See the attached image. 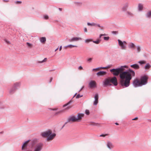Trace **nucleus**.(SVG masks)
Returning a JSON list of instances; mask_svg holds the SVG:
<instances>
[{
	"instance_id": "1",
	"label": "nucleus",
	"mask_w": 151,
	"mask_h": 151,
	"mask_svg": "<svg viewBox=\"0 0 151 151\" xmlns=\"http://www.w3.org/2000/svg\"><path fill=\"white\" fill-rule=\"evenodd\" d=\"M125 68H127L128 66H121L120 68L110 69V71L114 76H118L119 74V84L122 87H127L129 86L130 81L132 77L135 76V73L130 68L125 70Z\"/></svg>"
},
{
	"instance_id": "2",
	"label": "nucleus",
	"mask_w": 151,
	"mask_h": 151,
	"mask_svg": "<svg viewBox=\"0 0 151 151\" xmlns=\"http://www.w3.org/2000/svg\"><path fill=\"white\" fill-rule=\"evenodd\" d=\"M103 83L104 87L111 86L112 84L111 83L116 86L118 85L117 80L116 77L115 76L112 77H108L105 79Z\"/></svg>"
},
{
	"instance_id": "3",
	"label": "nucleus",
	"mask_w": 151,
	"mask_h": 151,
	"mask_svg": "<svg viewBox=\"0 0 151 151\" xmlns=\"http://www.w3.org/2000/svg\"><path fill=\"white\" fill-rule=\"evenodd\" d=\"M42 136L43 137H47L46 140L49 141L52 140L56 136L55 133H52V131L50 130L44 132L41 134Z\"/></svg>"
},
{
	"instance_id": "4",
	"label": "nucleus",
	"mask_w": 151,
	"mask_h": 151,
	"mask_svg": "<svg viewBox=\"0 0 151 151\" xmlns=\"http://www.w3.org/2000/svg\"><path fill=\"white\" fill-rule=\"evenodd\" d=\"M20 85V83L17 82L14 84V86L10 89L9 93L10 94H12L19 87Z\"/></svg>"
},
{
	"instance_id": "5",
	"label": "nucleus",
	"mask_w": 151,
	"mask_h": 151,
	"mask_svg": "<svg viewBox=\"0 0 151 151\" xmlns=\"http://www.w3.org/2000/svg\"><path fill=\"white\" fill-rule=\"evenodd\" d=\"M148 79V77L145 75L141 77L140 81L141 82L142 86L145 85L147 83Z\"/></svg>"
},
{
	"instance_id": "6",
	"label": "nucleus",
	"mask_w": 151,
	"mask_h": 151,
	"mask_svg": "<svg viewBox=\"0 0 151 151\" xmlns=\"http://www.w3.org/2000/svg\"><path fill=\"white\" fill-rule=\"evenodd\" d=\"M118 44L119 46L121 47L122 49H125L126 48L127 42L125 41H122L120 40H118Z\"/></svg>"
},
{
	"instance_id": "7",
	"label": "nucleus",
	"mask_w": 151,
	"mask_h": 151,
	"mask_svg": "<svg viewBox=\"0 0 151 151\" xmlns=\"http://www.w3.org/2000/svg\"><path fill=\"white\" fill-rule=\"evenodd\" d=\"M133 85L135 88L142 86L141 82L138 79H136L133 81Z\"/></svg>"
},
{
	"instance_id": "8",
	"label": "nucleus",
	"mask_w": 151,
	"mask_h": 151,
	"mask_svg": "<svg viewBox=\"0 0 151 151\" xmlns=\"http://www.w3.org/2000/svg\"><path fill=\"white\" fill-rule=\"evenodd\" d=\"M77 122L76 119V116L72 115L69 116L68 119V122Z\"/></svg>"
},
{
	"instance_id": "9",
	"label": "nucleus",
	"mask_w": 151,
	"mask_h": 151,
	"mask_svg": "<svg viewBox=\"0 0 151 151\" xmlns=\"http://www.w3.org/2000/svg\"><path fill=\"white\" fill-rule=\"evenodd\" d=\"M89 87L90 88H94L96 87V81L91 80L89 83Z\"/></svg>"
},
{
	"instance_id": "10",
	"label": "nucleus",
	"mask_w": 151,
	"mask_h": 151,
	"mask_svg": "<svg viewBox=\"0 0 151 151\" xmlns=\"http://www.w3.org/2000/svg\"><path fill=\"white\" fill-rule=\"evenodd\" d=\"M94 101L93 102V104L94 105H96L98 103L99 94L97 93H96L94 96Z\"/></svg>"
},
{
	"instance_id": "11",
	"label": "nucleus",
	"mask_w": 151,
	"mask_h": 151,
	"mask_svg": "<svg viewBox=\"0 0 151 151\" xmlns=\"http://www.w3.org/2000/svg\"><path fill=\"white\" fill-rule=\"evenodd\" d=\"M84 114L83 113L78 114L77 117H76V119L77 122H80L84 116Z\"/></svg>"
},
{
	"instance_id": "12",
	"label": "nucleus",
	"mask_w": 151,
	"mask_h": 151,
	"mask_svg": "<svg viewBox=\"0 0 151 151\" xmlns=\"http://www.w3.org/2000/svg\"><path fill=\"white\" fill-rule=\"evenodd\" d=\"M82 39V38L81 37H73L72 38L69 39L68 40L69 42H72L81 40Z\"/></svg>"
},
{
	"instance_id": "13",
	"label": "nucleus",
	"mask_w": 151,
	"mask_h": 151,
	"mask_svg": "<svg viewBox=\"0 0 151 151\" xmlns=\"http://www.w3.org/2000/svg\"><path fill=\"white\" fill-rule=\"evenodd\" d=\"M87 24L88 26H98L99 27H103L102 26H101L99 24H96L94 22H92V23L88 22Z\"/></svg>"
},
{
	"instance_id": "14",
	"label": "nucleus",
	"mask_w": 151,
	"mask_h": 151,
	"mask_svg": "<svg viewBox=\"0 0 151 151\" xmlns=\"http://www.w3.org/2000/svg\"><path fill=\"white\" fill-rule=\"evenodd\" d=\"M106 73V71H101L98 72L96 73L97 75L98 76H103L105 75Z\"/></svg>"
},
{
	"instance_id": "15",
	"label": "nucleus",
	"mask_w": 151,
	"mask_h": 151,
	"mask_svg": "<svg viewBox=\"0 0 151 151\" xmlns=\"http://www.w3.org/2000/svg\"><path fill=\"white\" fill-rule=\"evenodd\" d=\"M129 4L128 2L126 3L122 7V10L123 11H125L127 10V8L128 7Z\"/></svg>"
},
{
	"instance_id": "16",
	"label": "nucleus",
	"mask_w": 151,
	"mask_h": 151,
	"mask_svg": "<svg viewBox=\"0 0 151 151\" xmlns=\"http://www.w3.org/2000/svg\"><path fill=\"white\" fill-rule=\"evenodd\" d=\"M130 67L135 69H138L139 68V65L137 64H134L132 65H131Z\"/></svg>"
},
{
	"instance_id": "17",
	"label": "nucleus",
	"mask_w": 151,
	"mask_h": 151,
	"mask_svg": "<svg viewBox=\"0 0 151 151\" xmlns=\"http://www.w3.org/2000/svg\"><path fill=\"white\" fill-rule=\"evenodd\" d=\"M77 94V93H76L73 96L72 99L70 100L67 103L64 105L63 106V107H64L69 105V104H70L73 101H72V99L76 96V95Z\"/></svg>"
},
{
	"instance_id": "18",
	"label": "nucleus",
	"mask_w": 151,
	"mask_h": 151,
	"mask_svg": "<svg viewBox=\"0 0 151 151\" xmlns=\"http://www.w3.org/2000/svg\"><path fill=\"white\" fill-rule=\"evenodd\" d=\"M135 46V45L132 42L129 43L128 45V47L130 49H134Z\"/></svg>"
},
{
	"instance_id": "19",
	"label": "nucleus",
	"mask_w": 151,
	"mask_h": 151,
	"mask_svg": "<svg viewBox=\"0 0 151 151\" xmlns=\"http://www.w3.org/2000/svg\"><path fill=\"white\" fill-rule=\"evenodd\" d=\"M107 146V147L110 149H111V148H113V145L110 142H108Z\"/></svg>"
},
{
	"instance_id": "20",
	"label": "nucleus",
	"mask_w": 151,
	"mask_h": 151,
	"mask_svg": "<svg viewBox=\"0 0 151 151\" xmlns=\"http://www.w3.org/2000/svg\"><path fill=\"white\" fill-rule=\"evenodd\" d=\"M127 16L129 17H132L133 16V14L129 11H127L126 12Z\"/></svg>"
},
{
	"instance_id": "21",
	"label": "nucleus",
	"mask_w": 151,
	"mask_h": 151,
	"mask_svg": "<svg viewBox=\"0 0 151 151\" xmlns=\"http://www.w3.org/2000/svg\"><path fill=\"white\" fill-rule=\"evenodd\" d=\"M40 40L42 43H44L46 41V38L45 37H42L40 38Z\"/></svg>"
},
{
	"instance_id": "22",
	"label": "nucleus",
	"mask_w": 151,
	"mask_h": 151,
	"mask_svg": "<svg viewBox=\"0 0 151 151\" xmlns=\"http://www.w3.org/2000/svg\"><path fill=\"white\" fill-rule=\"evenodd\" d=\"M151 67V65L149 63H147L145 66L144 68L146 69H148Z\"/></svg>"
},
{
	"instance_id": "23",
	"label": "nucleus",
	"mask_w": 151,
	"mask_h": 151,
	"mask_svg": "<svg viewBox=\"0 0 151 151\" xmlns=\"http://www.w3.org/2000/svg\"><path fill=\"white\" fill-rule=\"evenodd\" d=\"M147 18L150 19L151 18V12H148L146 14Z\"/></svg>"
},
{
	"instance_id": "24",
	"label": "nucleus",
	"mask_w": 151,
	"mask_h": 151,
	"mask_svg": "<svg viewBox=\"0 0 151 151\" xmlns=\"http://www.w3.org/2000/svg\"><path fill=\"white\" fill-rule=\"evenodd\" d=\"M77 47V46L70 44L65 46V47H69L70 48H72L73 47Z\"/></svg>"
},
{
	"instance_id": "25",
	"label": "nucleus",
	"mask_w": 151,
	"mask_h": 151,
	"mask_svg": "<svg viewBox=\"0 0 151 151\" xmlns=\"http://www.w3.org/2000/svg\"><path fill=\"white\" fill-rule=\"evenodd\" d=\"M143 6L141 4H138V10L139 11H142L143 9Z\"/></svg>"
},
{
	"instance_id": "26",
	"label": "nucleus",
	"mask_w": 151,
	"mask_h": 151,
	"mask_svg": "<svg viewBox=\"0 0 151 151\" xmlns=\"http://www.w3.org/2000/svg\"><path fill=\"white\" fill-rule=\"evenodd\" d=\"M138 63L141 65L145 64L146 63V62L144 60H140L138 61Z\"/></svg>"
},
{
	"instance_id": "27",
	"label": "nucleus",
	"mask_w": 151,
	"mask_h": 151,
	"mask_svg": "<svg viewBox=\"0 0 151 151\" xmlns=\"http://www.w3.org/2000/svg\"><path fill=\"white\" fill-rule=\"evenodd\" d=\"M137 52L138 53L141 50L140 47L139 45L137 46Z\"/></svg>"
},
{
	"instance_id": "28",
	"label": "nucleus",
	"mask_w": 151,
	"mask_h": 151,
	"mask_svg": "<svg viewBox=\"0 0 151 151\" xmlns=\"http://www.w3.org/2000/svg\"><path fill=\"white\" fill-rule=\"evenodd\" d=\"M90 125L91 126H98L99 124L98 123H95L93 122H91Z\"/></svg>"
},
{
	"instance_id": "29",
	"label": "nucleus",
	"mask_w": 151,
	"mask_h": 151,
	"mask_svg": "<svg viewBox=\"0 0 151 151\" xmlns=\"http://www.w3.org/2000/svg\"><path fill=\"white\" fill-rule=\"evenodd\" d=\"M91 41H92V40L91 39H88L85 40V42L86 43H88Z\"/></svg>"
},
{
	"instance_id": "30",
	"label": "nucleus",
	"mask_w": 151,
	"mask_h": 151,
	"mask_svg": "<svg viewBox=\"0 0 151 151\" xmlns=\"http://www.w3.org/2000/svg\"><path fill=\"white\" fill-rule=\"evenodd\" d=\"M100 41L101 40H97L96 41L92 40V42L96 44H99L100 43Z\"/></svg>"
},
{
	"instance_id": "31",
	"label": "nucleus",
	"mask_w": 151,
	"mask_h": 151,
	"mask_svg": "<svg viewBox=\"0 0 151 151\" xmlns=\"http://www.w3.org/2000/svg\"><path fill=\"white\" fill-rule=\"evenodd\" d=\"M83 96V95H80L79 94H78L76 95V99H78V98L81 97Z\"/></svg>"
},
{
	"instance_id": "32",
	"label": "nucleus",
	"mask_w": 151,
	"mask_h": 151,
	"mask_svg": "<svg viewBox=\"0 0 151 151\" xmlns=\"http://www.w3.org/2000/svg\"><path fill=\"white\" fill-rule=\"evenodd\" d=\"M26 44L28 46L31 47L32 46V44L29 43V42H27Z\"/></svg>"
},
{
	"instance_id": "33",
	"label": "nucleus",
	"mask_w": 151,
	"mask_h": 151,
	"mask_svg": "<svg viewBox=\"0 0 151 151\" xmlns=\"http://www.w3.org/2000/svg\"><path fill=\"white\" fill-rule=\"evenodd\" d=\"M44 19H49V17L47 15H45L44 16Z\"/></svg>"
},
{
	"instance_id": "34",
	"label": "nucleus",
	"mask_w": 151,
	"mask_h": 151,
	"mask_svg": "<svg viewBox=\"0 0 151 151\" xmlns=\"http://www.w3.org/2000/svg\"><path fill=\"white\" fill-rule=\"evenodd\" d=\"M47 60V58H45L44 59H43L41 61L39 62V63H42L43 62H45L46 60Z\"/></svg>"
},
{
	"instance_id": "35",
	"label": "nucleus",
	"mask_w": 151,
	"mask_h": 151,
	"mask_svg": "<svg viewBox=\"0 0 151 151\" xmlns=\"http://www.w3.org/2000/svg\"><path fill=\"white\" fill-rule=\"evenodd\" d=\"M109 37H104V40H108L109 39Z\"/></svg>"
},
{
	"instance_id": "36",
	"label": "nucleus",
	"mask_w": 151,
	"mask_h": 151,
	"mask_svg": "<svg viewBox=\"0 0 151 151\" xmlns=\"http://www.w3.org/2000/svg\"><path fill=\"white\" fill-rule=\"evenodd\" d=\"M89 113H90V112H89V110H86V111H85V114L87 115H88L89 114Z\"/></svg>"
},
{
	"instance_id": "37",
	"label": "nucleus",
	"mask_w": 151,
	"mask_h": 151,
	"mask_svg": "<svg viewBox=\"0 0 151 151\" xmlns=\"http://www.w3.org/2000/svg\"><path fill=\"white\" fill-rule=\"evenodd\" d=\"M75 4L77 5H81L82 4V3L81 2H75Z\"/></svg>"
},
{
	"instance_id": "38",
	"label": "nucleus",
	"mask_w": 151,
	"mask_h": 151,
	"mask_svg": "<svg viewBox=\"0 0 151 151\" xmlns=\"http://www.w3.org/2000/svg\"><path fill=\"white\" fill-rule=\"evenodd\" d=\"M4 41L7 44L10 43V41H8L6 39H4Z\"/></svg>"
},
{
	"instance_id": "39",
	"label": "nucleus",
	"mask_w": 151,
	"mask_h": 151,
	"mask_svg": "<svg viewBox=\"0 0 151 151\" xmlns=\"http://www.w3.org/2000/svg\"><path fill=\"white\" fill-rule=\"evenodd\" d=\"M72 107L71 106H68L66 108H65V110H68L69 109H70V108Z\"/></svg>"
},
{
	"instance_id": "40",
	"label": "nucleus",
	"mask_w": 151,
	"mask_h": 151,
	"mask_svg": "<svg viewBox=\"0 0 151 151\" xmlns=\"http://www.w3.org/2000/svg\"><path fill=\"white\" fill-rule=\"evenodd\" d=\"M112 33L114 34H116L118 33V32L117 31H113L111 32Z\"/></svg>"
},
{
	"instance_id": "41",
	"label": "nucleus",
	"mask_w": 151,
	"mask_h": 151,
	"mask_svg": "<svg viewBox=\"0 0 151 151\" xmlns=\"http://www.w3.org/2000/svg\"><path fill=\"white\" fill-rule=\"evenodd\" d=\"M15 3L17 4H21L22 3V1H17L15 2Z\"/></svg>"
},
{
	"instance_id": "42",
	"label": "nucleus",
	"mask_w": 151,
	"mask_h": 151,
	"mask_svg": "<svg viewBox=\"0 0 151 151\" xmlns=\"http://www.w3.org/2000/svg\"><path fill=\"white\" fill-rule=\"evenodd\" d=\"M110 65H108V66H107L106 67H100V68H102L104 69V68H110Z\"/></svg>"
},
{
	"instance_id": "43",
	"label": "nucleus",
	"mask_w": 151,
	"mask_h": 151,
	"mask_svg": "<svg viewBox=\"0 0 151 151\" xmlns=\"http://www.w3.org/2000/svg\"><path fill=\"white\" fill-rule=\"evenodd\" d=\"M78 69L79 70H82L83 69V68L81 66H80L78 67Z\"/></svg>"
},
{
	"instance_id": "44",
	"label": "nucleus",
	"mask_w": 151,
	"mask_h": 151,
	"mask_svg": "<svg viewBox=\"0 0 151 151\" xmlns=\"http://www.w3.org/2000/svg\"><path fill=\"white\" fill-rule=\"evenodd\" d=\"M106 135H107V134H101V135H100V137H104L106 136Z\"/></svg>"
},
{
	"instance_id": "45",
	"label": "nucleus",
	"mask_w": 151,
	"mask_h": 151,
	"mask_svg": "<svg viewBox=\"0 0 151 151\" xmlns=\"http://www.w3.org/2000/svg\"><path fill=\"white\" fill-rule=\"evenodd\" d=\"M99 68H101L100 67H99V68H93V69L92 70L93 71H95V70H96L97 69H99Z\"/></svg>"
},
{
	"instance_id": "46",
	"label": "nucleus",
	"mask_w": 151,
	"mask_h": 151,
	"mask_svg": "<svg viewBox=\"0 0 151 151\" xmlns=\"http://www.w3.org/2000/svg\"><path fill=\"white\" fill-rule=\"evenodd\" d=\"M84 31L85 32H87V29L86 27H85L84 28Z\"/></svg>"
},
{
	"instance_id": "47",
	"label": "nucleus",
	"mask_w": 151,
	"mask_h": 151,
	"mask_svg": "<svg viewBox=\"0 0 151 151\" xmlns=\"http://www.w3.org/2000/svg\"><path fill=\"white\" fill-rule=\"evenodd\" d=\"M92 60V58H89L88 59L87 61H88L90 62Z\"/></svg>"
},
{
	"instance_id": "48",
	"label": "nucleus",
	"mask_w": 151,
	"mask_h": 151,
	"mask_svg": "<svg viewBox=\"0 0 151 151\" xmlns=\"http://www.w3.org/2000/svg\"><path fill=\"white\" fill-rule=\"evenodd\" d=\"M53 79V78L52 77H50V81H49V83H50L51 81H52V80Z\"/></svg>"
},
{
	"instance_id": "49",
	"label": "nucleus",
	"mask_w": 151,
	"mask_h": 151,
	"mask_svg": "<svg viewBox=\"0 0 151 151\" xmlns=\"http://www.w3.org/2000/svg\"><path fill=\"white\" fill-rule=\"evenodd\" d=\"M138 119V117H136L135 118L133 119L132 120H136L137 119Z\"/></svg>"
},
{
	"instance_id": "50",
	"label": "nucleus",
	"mask_w": 151,
	"mask_h": 151,
	"mask_svg": "<svg viewBox=\"0 0 151 151\" xmlns=\"http://www.w3.org/2000/svg\"><path fill=\"white\" fill-rule=\"evenodd\" d=\"M5 108L4 106H3L0 107V109H4Z\"/></svg>"
},
{
	"instance_id": "51",
	"label": "nucleus",
	"mask_w": 151,
	"mask_h": 151,
	"mask_svg": "<svg viewBox=\"0 0 151 151\" xmlns=\"http://www.w3.org/2000/svg\"><path fill=\"white\" fill-rule=\"evenodd\" d=\"M102 36H103V35H102V34H101L99 35V38H101Z\"/></svg>"
},
{
	"instance_id": "52",
	"label": "nucleus",
	"mask_w": 151,
	"mask_h": 151,
	"mask_svg": "<svg viewBox=\"0 0 151 151\" xmlns=\"http://www.w3.org/2000/svg\"><path fill=\"white\" fill-rule=\"evenodd\" d=\"M84 86H83L81 88L79 91V92H80L83 89V88H84Z\"/></svg>"
},
{
	"instance_id": "53",
	"label": "nucleus",
	"mask_w": 151,
	"mask_h": 151,
	"mask_svg": "<svg viewBox=\"0 0 151 151\" xmlns=\"http://www.w3.org/2000/svg\"><path fill=\"white\" fill-rule=\"evenodd\" d=\"M62 48V46H60L59 48V51H61Z\"/></svg>"
},
{
	"instance_id": "54",
	"label": "nucleus",
	"mask_w": 151,
	"mask_h": 151,
	"mask_svg": "<svg viewBox=\"0 0 151 151\" xmlns=\"http://www.w3.org/2000/svg\"><path fill=\"white\" fill-rule=\"evenodd\" d=\"M68 122H68V119H67V121L66 122L64 123V124L65 125Z\"/></svg>"
},
{
	"instance_id": "55",
	"label": "nucleus",
	"mask_w": 151,
	"mask_h": 151,
	"mask_svg": "<svg viewBox=\"0 0 151 151\" xmlns=\"http://www.w3.org/2000/svg\"><path fill=\"white\" fill-rule=\"evenodd\" d=\"M60 113V112H57L55 114V115H57Z\"/></svg>"
},
{
	"instance_id": "56",
	"label": "nucleus",
	"mask_w": 151,
	"mask_h": 151,
	"mask_svg": "<svg viewBox=\"0 0 151 151\" xmlns=\"http://www.w3.org/2000/svg\"><path fill=\"white\" fill-rule=\"evenodd\" d=\"M58 9H59V10L60 11H62V8H58Z\"/></svg>"
},
{
	"instance_id": "57",
	"label": "nucleus",
	"mask_w": 151,
	"mask_h": 151,
	"mask_svg": "<svg viewBox=\"0 0 151 151\" xmlns=\"http://www.w3.org/2000/svg\"><path fill=\"white\" fill-rule=\"evenodd\" d=\"M115 124L116 125H119V124H118V123H117V122H116V123H115Z\"/></svg>"
},
{
	"instance_id": "58",
	"label": "nucleus",
	"mask_w": 151,
	"mask_h": 151,
	"mask_svg": "<svg viewBox=\"0 0 151 151\" xmlns=\"http://www.w3.org/2000/svg\"><path fill=\"white\" fill-rule=\"evenodd\" d=\"M65 125H63V126H62V128H61V129H62L64 127H65Z\"/></svg>"
},
{
	"instance_id": "59",
	"label": "nucleus",
	"mask_w": 151,
	"mask_h": 151,
	"mask_svg": "<svg viewBox=\"0 0 151 151\" xmlns=\"http://www.w3.org/2000/svg\"><path fill=\"white\" fill-rule=\"evenodd\" d=\"M101 27V28L100 29H101V30H103V28H102L103 27Z\"/></svg>"
},
{
	"instance_id": "60",
	"label": "nucleus",
	"mask_w": 151,
	"mask_h": 151,
	"mask_svg": "<svg viewBox=\"0 0 151 151\" xmlns=\"http://www.w3.org/2000/svg\"><path fill=\"white\" fill-rule=\"evenodd\" d=\"M58 49V48H57V49H56L55 50V51H56Z\"/></svg>"
},
{
	"instance_id": "61",
	"label": "nucleus",
	"mask_w": 151,
	"mask_h": 151,
	"mask_svg": "<svg viewBox=\"0 0 151 151\" xmlns=\"http://www.w3.org/2000/svg\"><path fill=\"white\" fill-rule=\"evenodd\" d=\"M3 1H6V2H7V1H9L8 0H3Z\"/></svg>"
},
{
	"instance_id": "62",
	"label": "nucleus",
	"mask_w": 151,
	"mask_h": 151,
	"mask_svg": "<svg viewBox=\"0 0 151 151\" xmlns=\"http://www.w3.org/2000/svg\"><path fill=\"white\" fill-rule=\"evenodd\" d=\"M103 35V36H105V35H106V34H102Z\"/></svg>"
},
{
	"instance_id": "63",
	"label": "nucleus",
	"mask_w": 151,
	"mask_h": 151,
	"mask_svg": "<svg viewBox=\"0 0 151 151\" xmlns=\"http://www.w3.org/2000/svg\"><path fill=\"white\" fill-rule=\"evenodd\" d=\"M3 133V132H0V134H1V133Z\"/></svg>"
},
{
	"instance_id": "64",
	"label": "nucleus",
	"mask_w": 151,
	"mask_h": 151,
	"mask_svg": "<svg viewBox=\"0 0 151 151\" xmlns=\"http://www.w3.org/2000/svg\"><path fill=\"white\" fill-rule=\"evenodd\" d=\"M150 120L151 121V120Z\"/></svg>"
}]
</instances>
